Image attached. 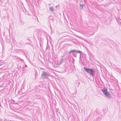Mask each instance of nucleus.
I'll return each instance as SVG.
<instances>
[{
    "label": "nucleus",
    "instance_id": "1",
    "mask_svg": "<svg viewBox=\"0 0 121 121\" xmlns=\"http://www.w3.org/2000/svg\"><path fill=\"white\" fill-rule=\"evenodd\" d=\"M101 91L103 93L107 98L109 99H110L111 98L112 96L111 94L108 91L107 89L104 88L101 89Z\"/></svg>",
    "mask_w": 121,
    "mask_h": 121
},
{
    "label": "nucleus",
    "instance_id": "2",
    "mask_svg": "<svg viewBox=\"0 0 121 121\" xmlns=\"http://www.w3.org/2000/svg\"><path fill=\"white\" fill-rule=\"evenodd\" d=\"M85 71L90 75L93 77L95 74V71L92 69L87 68L85 67H84Z\"/></svg>",
    "mask_w": 121,
    "mask_h": 121
},
{
    "label": "nucleus",
    "instance_id": "3",
    "mask_svg": "<svg viewBox=\"0 0 121 121\" xmlns=\"http://www.w3.org/2000/svg\"><path fill=\"white\" fill-rule=\"evenodd\" d=\"M49 76V74L48 73H47L44 71L42 72V73L41 74V76H43V78L46 79L47 78L48 76Z\"/></svg>",
    "mask_w": 121,
    "mask_h": 121
},
{
    "label": "nucleus",
    "instance_id": "4",
    "mask_svg": "<svg viewBox=\"0 0 121 121\" xmlns=\"http://www.w3.org/2000/svg\"><path fill=\"white\" fill-rule=\"evenodd\" d=\"M74 52H76L77 53H81L82 52L80 51H76L75 50H73L71 51H70L69 52V53L70 54V53H73Z\"/></svg>",
    "mask_w": 121,
    "mask_h": 121
},
{
    "label": "nucleus",
    "instance_id": "5",
    "mask_svg": "<svg viewBox=\"0 0 121 121\" xmlns=\"http://www.w3.org/2000/svg\"><path fill=\"white\" fill-rule=\"evenodd\" d=\"M49 20L50 21L51 20H52V21L54 20V19L53 18V17L52 16H50L49 17Z\"/></svg>",
    "mask_w": 121,
    "mask_h": 121
},
{
    "label": "nucleus",
    "instance_id": "6",
    "mask_svg": "<svg viewBox=\"0 0 121 121\" xmlns=\"http://www.w3.org/2000/svg\"><path fill=\"white\" fill-rule=\"evenodd\" d=\"M49 9L52 12H53L54 11L53 8L52 7H51L49 8Z\"/></svg>",
    "mask_w": 121,
    "mask_h": 121
},
{
    "label": "nucleus",
    "instance_id": "7",
    "mask_svg": "<svg viewBox=\"0 0 121 121\" xmlns=\"http://www.w3.org/2000/svg\"><path fill=\"white\" fill-rule=\"evenodd\" d=\"M21 60V61L22 62L23 61V60L22 59H21L19 58H18L17 59V61H20V60Z\"/></svg>",
    "mask_w": 121,
    "mask_h": 121
},
{
    "label": "nucleus",
    "instance_id": "8",
    "mask_svg": "<svg viewBox=\"0 0 121 121\" xmlns=\"http://www.w3.org/2000/svg\"><path fill=\"white\" fill-rule=\"evenodd\" d=\"M82 57L84 58V59H86V56L85 54L83 53L82 54Z\"/></svg>",
    "mask_w": 121,
    "mask_h": 121
},
{
    "label": "nucleus",
    "instance_id": "9",
    "mask_svg": "<svg viewBox=\"0 0 121 121\" xmlns=\"http://www.w3.org/2000/svg\"><path fill=\"white\" fill-rule=\"evenodd\" d=\"M80 9H83V6L82 5L80 4Z\"/></svg>",
    "mask_w": 121,
    "mask_h": 121
},
{
    "label": "nucleus",
    "instance_id": "10",
    "mask_svg": "<svg viewBox=\"0 0 121 121\" xmlns=\"http://www.w3.org/2000/svg\"><path fill=\"white\" fill-rule=\"evenodd\" d=\"M31 43V42H30L29 43H26V44H30Z\"/></svg>",
    "mask_w": 121,
    "mask_h": 121
},
{
    "label": "nucleus",
    "instance_id": "11",
    "mask_svg": "<svg viewBox=\"0 0 121 121\" xmlns=\"http://www.w3.org/2000/svg\"><path fill=\"white\" fill-rule=\"evenodd\" d=\"M15 57L16 58V59H17V58H19L17 56H15Z\"/></svg>",
    "mask_w": 121,
    "mask_h": 121
},
{
    "label": "nucleus",
    "instance_id": "12",
    "mask_svg": "<svg viewBox=\"0 0 121 121\" xmlns=\"http://www.w3.org/2000/svg\"><path fill=\"white\" fill-rule=\"evenodd\" d=\"M94 32H93V34H90V35H92V34H94Z\"/></svg>",
    "mask_w": 121,
    "mask_h": 121
},
{
    "label": "nucleus",
    "instance_id": "13",
    "mask_svg": "<svg viewBox=\"0 0 121 121\" xmlns=\"http://www.w3.org/2000/svg\"><path fill=\"white\" fill-rule=\"evenodd\" d=\"M25 66L26 67H27V65H25Z\"/></svg>",
    "mask_w": 121,
    "mask_h": 121
},
{
    "label": "nucleus",
    "instance_id": "14",
    "mask_svg": "<svg viewBox=\"0 0 121 121\" xmlns=\"http://www.w3.org/2000/svg\"><path fill=\"white\" fill-rule=\"evenodd\" d=\"M81 54H80V56L81 57Z\"/></svg>",
    "mask_w": 121,
    "mask_h": 121
},
{
    "label": "nucleus",
    "instance_id": "15",
    "mask_svg": "<svg viewBox=\"0 0 121 121\" xmlns=\"http://www.w3.org/2000/svg\"><path fill=\"white\" fill-rule=\"evenodd\" d=\"M81 58V57H80H80H79V59H80Z\"/></svg>",
    "mask_w": 121,
    "mask_h": 121
},
{
    "label": "nucleus",
    "instance_id": "16",
    "mask_svg": "<svg viewBox=\"0 0 121 121\" xmlns=\"http://www.w3.org/2000/svg\"><path fill=\"white\" fill-rule=\"evenodd\" d=\"M28 40H29V41H30V39H28Z\"/></svg>",
    "mask_w": 121,
    "mask_h": 121
}]
</instances>
